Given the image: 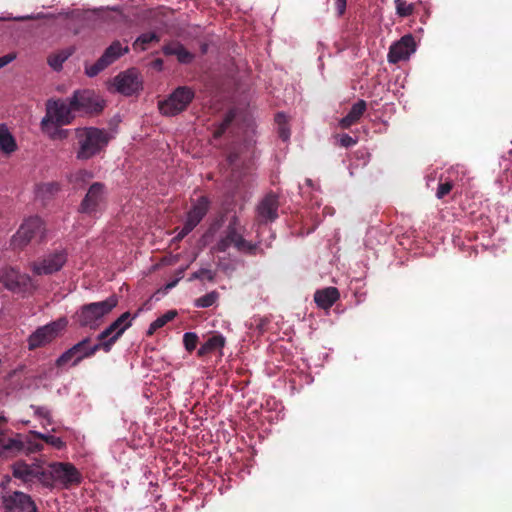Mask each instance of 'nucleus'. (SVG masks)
Returning a JSON list of instances; mask_svg holds the SVG:
<instances>
[{"label":"nucleus","mask_w":512,"mask_h":512,"mask_svg":"<svg viewBox=\"0 0 512 512\" xmlns=\"http://www.w3.org/2000/svg\"><path fill=\"white\" fill-rule=\"evenodd\" d=\"M118 305V298L112 295L103 301L82 305L73 315V320L80 328L98 329L112 310Z\"/></svg>","instance_id":"f257e3e1"},{"label":"nucleus","mask_w":512,"mask_h":512,"mask_svg":"<svg viewBox=\"0 0 512 512\" xmlns=\"http://www.w3.org/2000/svg\"><path fill=\"white\" fill-rule=\"evenodd\" d=\"M244 227L241 225L237 215H233L226 226L223 235L220 237L214 250L217 252H226L230 247H234L238 252L254 256L263 249L258 244L247 241L243 237Z\"/></svg>","instance_id":"f03ea898"},{"label":"nucleus","mask_w":512,"mask_h":512,"mask_svg":"<svg viewBox=\"0 0 512 512\" xmlns=\"http://www.w3.org/2000/svg\"><path fill=\"white\" fill-rule=\"evenodd\" d=\"M77 139L76 158L88 160L101 153L109 143V134L96 127H83L75 129Z\"/></svg>","instance_id":"7ed1b4c3"},{"label":"nucleus","mask_w":512,"mask_h":512,"mask_svg":"<svg viewBox=\"0 0 512 512\" xmlns=\"http://www.w3.org/2000/svg\"><path fill=\"white\" fill-rule=\"evenodd\" d=\"M76 117V111L72 107L71 98L49 99L46 102V114L40 122L41 129H46L48 124L64 126L71 124Z\"/></svg>","instance_id":"20e7f679"},{"label":"nucleus","mask_w":512,"mask_h":512,"mask_svg":"<svg viewBox=\"0 0 512 512\" xmlns=\"http://www.w3.org/2000/svg\"><path fill=\"white\" fill-rule=\"evenodd\" d=\"M45 238V227L39 217L26 219L11 239V246L14 249H23L32 240L42 242Z\"/></svg>","instance_id":"39448f33"},{"label":"nucleus","mask_w":512,"mask_h":512,"mask_svg":"<svg viewBox=\"0 0 512 512\" xmlns=\"http://www.w3.org/2000/svg\"><path fill=\"white\" fill-rule=\"evenodd\" d=\"M194 97L195 93L190 87H177L167 99L158 102L159 111L164 116H176L187 109Z\"/></svg>","instance_id":"423d86ee"},{"label":"nucleus","mask_w":512,"mask_h":512,"mask_svg":"<svg viewBox=\"0 0 512 512\" xmlns=\"http://www.w3.org/2000/svg\"><path fill=\"white\" fill-rule=\"evenodd\" d=\"M68 320L66 317H61L55 321H52L44 326L37 328L28 337V349L35 350L40 347H44L53 342L62 331L67 327Z\"/></svg>","instance_id":"0eeeda50"},{"label":"nucleus","mask_w":512,"mask_h":512,"mask_svg":"<svg viewBox=\"0 0 512 512\" xmlns=\"http://www.w3.org/2000/svg\"><path fill=\"white\" fill-rule=\"evenodd\" d=\"M106 187L101 182H94L88 189L86 195L81 201L78 211L90 217H95L100 213L106 203Z\"/></svg>","instance_id":"6e6552de"},{"label":"nucleus","mask_w":512,"mask_h":512,"mask_svg":"<svg viewBox=\"0 0 512 512\" xmlns=\"http://www.w3.org/2000/svg\"><path fill=\"white\" fill-rule=\"evenodd\" d=\"M70 98L76 113L93 115L104 109V101L93 90H76Z\"/></svg>","instance_id":"1a4fd4ad"},{"label":"nucleus","mask_w":512,"mask_h":512,"mask_svg":"<svg viewBox=\"0 0 512 512\" xmlns=\"http://www.w3.org/2000/svg\"><path fill=\"white\" fill-rule=\"evenodd\" d=\"M0 282L7 290L16 294L31 292L34 289L31 277L13 267L0 270Z\"/></svg>","instance_id":"9d476101"},{"label":"nucleus","mask_w":512,"mask_h":512,"mask_svg":"<svg viewBox=\"0 0 512 512\" xmlns=\"http://www.w3.org/2000/svg\"><path fill=\"white\" fill-rule=\"evenodd\" d=\"M138 312L131 317L129 312H124L116 320H114L107 328L98 334L97 340L104 341L111 351L113 345L120 339L124 332L131 327L132 320L137 317Z\"/></svg>","instance_id":"9b49d317"},{"label":"nucleus","mask_w":512,"mask_h":512,"mask_svg":"<svg viewBox=\"0 0 512 512\" xmlns=\"http://www.w3.org/2000/svg\"><path fill=\"white\" fill-rule=\"evenodd\" d=\"M210 208V200L206 196H200L187 212L186 220L177 238L183 239L203 220Z\"/></svg>","instance_id":"f8f14e48"},{"label":"nucleus","mask_w":512,"mask_h":512,"mask_svg":"<svg viewBox=\"0 0 512 512\" xmlns=\"http://www.w3.org/2000/svg\"><path fill=\"white\" fill-rule=\"evenodd\" d=\"M66 261V251L57 250L46 255L42 260L33 262L31 268L36 275H50L61 270Z\"/></svg>","instance_id":"ddd939ff"},{"label":"nucleus","mask_w":512,"mask_h":512,"mask_svg":"<svg viewBox=\"0 0 512 512\" xmlns=\"http://www.w3.org/2000/svg\"><path fill=\"white\" fill-rule=\"evenodd\" d=\"M114 85L116 90L125 96H131L142 89L139 73L134 68L119 73L114 78Z\"/></svg>","instance_id":"4468645a"},{"label":"nucleus","mask_w":512,"mask_h":512,"mask_svg":"<svg viewBox=\"0 0 512 512\" xmlns=\"http://www.w3.org/2000/svg\"><path fill=\"white\" fill-rule=\"evenodd\" d=\"M71 348L75 354L72 366H77L83 359L94 356L99 350H103L106 353L110 352L108 345L102 340H98L97 344L91 345L90 337L82 339Z\"/></svg>","instance_id":"2eb2a0df"},{"label":"nucleus","mask_w":512,"mask_h":512,"mask_svg":"<svg viewBox=\"0 0 512 512\" xmlns=\"http://www.w3.org/2000/svg\"><path fill=\"white\" fill-rule=\"evenodd\" d=\"M5 508L10 511L37 512V506L32 498L20 491H14L3 497Z\"/></svg>","instance_id":"dca6fc26"},{"label":"nucleus","mask_w":512,"mask_h":512,"mask_svg":"<svg viewBox=\"0 0 512 512\" xmlns=\"http://www.w3.org/2000/svg\"><path fill=\"white\" fill-rule=\"evenodd\" d=\"M415 51V41L412 35L403 36L398 42L394 43L388 53L390 63H398L401 60L408 59Z\"/></svg>","instance_id":"f3484780"},{"label":"nucleus","mask_w":512,"mask_h":512,"mask_svg":"<svg viewBox=\"0 0 512 512\" xmlns=\"http://www.w3.org/2000/svg\"><path fill=\"white\" fill-rule=\"evenodd\" d=\"M12 474L22 482L30 483L35 480H40L42 476H44V471L39 465H29L19 460L12 465Z\"/></svg>","instance_id":"a211bd4d"},{"label":"nucleus","mask_w":512,"mask_h":512,"mask_svg":"<svg viewBox=\"0 0 512 512\" xmlns=\"http://www.w3.org/2000/svg\"><path fill=\"white\" fill-rule=\"evenodd\" d=\"M53 477L67 485L78 484L81 476L74 465L70 463H54L51 465Z\"/></svg>","instance_id":"6ab92c4d"},{"label":"nucleus","mask_w":512,"mask_h":512,"mask_svg":"<svg viewBox=\"0 0 512 512\" xmlns=\"http://www.w3.org/2000/svg\"><path fill=\"white\" fill-rule=\"evenodd\" d=\"M279 201L275 194L266 195L257 207L261 223L273 222L278 218Z\"/></svg>","instance_id":"aec40b11"},{"label":"nucleus","mask_w":512,"mask_h":512,"mask_svg":"<svg viewBox=\"0 0 512 512\" xmlns=\"http://www.w3.org/2000/svg\"><path fill=\"white\" fill-rule=\"evenodd\" d=\"M339 298V290L332 286L317 290L314 294L315 303L324 310L330 309Z\"/></svg>","instance_id":"412c9836"},{"label":"nucleus","mask_w":512,"mask_h":512,"mask_svg":"<svg viewBox=\"0 0 512 512\" xmlns=\"http://www.w3.org/2000/svg\"><path fill=\"white\" fill-rule=\"evenodd\" d=\"M24 449L22 441L8 438H4V433L0 429V460H7L15 457L19 452Z\"/></svg>","instance_id":"4be33fe9"},{"label":"nucleus","mask_w":512,"mask_h":512,"mask_svg":"<svg viewBox=\"0 0 512 512\" xmlns=\"http://www.w3.org/2000/svg\"><path fill=\"white\" fill-rule=\"evenodd\" d=\"M366 109V102L362 99L358 100L355 104L352 105L348 114L340 120V127L342 129H348L352 125L356 124L361 119Z\"/></svg>","instance_id":"5701e85b"},{"label":"nucleus","mask_w":512,"mask_h":512,"mask_svg":"<svg viewBox=\"0 0 512 512\" xmlns=\"http://www.w3.org/2000/svg\"><path fill=\"white\" fill-rule=\"evenodd\" d=\"M225 346V338L221 334L212 335L198 349L197 356L202 358Z\"/></svg>","instance_id":"b1692460"},{"label":"nucleus","mask_w":512,"mask_h":512,"mask_svg":"<svg viewBox=\"0 0 512 512\" xmlns=\"http://www.w3.org/2000/svg\"><path fill=\"white\" fill-rule=\"evenodd\" d=\"M129 52V47L123 46L122 43L118 40L113 41L102 54V58L106 61V64L111 65L117 59H119L122 55Z\"/></svg>","instance_id":"393cba45"},{"label":"nucleus","mask_w":512,"mask_h":512,"mask_svg":"<svg viewBox=\"0 0 512 512\" xmlns=\"http://www.w3.org/2000/svg\"><path fill=\"white\" fill-rule=\"evenodd\" d=\"M16 149L17 144L15 138L4 124L0 125V150L9 155L15 152Z\"/></svg>","instance_id":"a878e982"},{"label":"nucleus","mask_w":512,"mask_h":512,"mask_svg":"<svg viewBox=\"0 0 512 512\" xmlns=\"http://www.w3.org/2000/svg\"><path fill=\"white\" fill-rule=\"evenodd\" d=\"M71 49L61 50L58 53L51 54L47 62L51 68L55 71H60L63 67V63L72 55Z\"/></svg>","instance_id":"bb28decb"},{"label":"nucleus","mask_w":512,"mask_h":512,"mask_svg":"<svg viewBox=\"0 0 512 512\" xmlns=\"http://www.w3.org/2000/svg\"><path fill=\"white\" fill-rule=\"evenodd\" d=\"M160 37L155 32L143 33L133 43L135 50L145 51L152 42H159Z\"/></svg>","instance_id":"cd10ccee"},{"label":"nucleus","mask_w":512,"mask_h":512,"mask_svg":"<svg viewBox=\"0 0 512 512\" xmlns=\"http://www.w3.org/2000/svg\"><path fill=\"white\" fill-rule=\"evenodd\" d=\"M275 122L278 126V135L283 141H287L290 138L291 132L288 127L287 117L284 113H277L275 116Z\"/></svg>","instance_id":"c85d7f7f"},{"label":"nucleus","mask_w":512,"mask_h":512,"mask_svg":"<svg viewBox=\"0 0 512 512\" xmlns=\"http://www.w3.org/2000/svg\"><path fill=\"white\" fill-rule=\"evenodd\" d=\"M61 126H54L48 124L46 129H41L43 133L47 134L51 140H63L69 135V130L60 128Z\"/></svg>","instance_id":"c756f323"},{"label":"nucleus","mask_w":512,"mask_h":512,"mask_svg":"<svg viewBox=\"0 0 512 512\" xmlns=\"http://www.w3.org/2000/svg\"><path fill=\"white\" fill-rule=\"evenodd\" d=\"M60 190L57 182L42 183L37 186V194L42 198H49Z\"/></svg>","instance_id":"7c9ffc66"},{"label":"nucleus","mask_w":512,"mask_h":512,"mask_svg":"<svg viewBox=\"0 0 512 512\" xmlns=\"http://www.w3.org/2000/svg\"><path fill=\"white\" fill-rule=\"evenodd\" d=\"M219 298V294L216 291H211L194 301V306L197 308H208L216 303Z\"/></svg>","instance_id":"2f4dec72"},{"label":"nucleus","mask_w":512,"mask_h":512,"mask_svg":"<svg viewBox=\"0 0 512 512\" xmlns=\"http://www.w3.org/2000/svg\"><path fill=\"white\" fill-rule=\"evenodd\" d=\"M235 118V114L232 111H229L220 125L215 129L213 135L215 138H220L227 130V128L231 125Z\"/></svg>","instance_id":"473e14b6"},{"label":"nucleus","mask_w":512,"mask_h":512,"mask_svg":"<svg viewBox=\"0 0 512 512\" xmlns=\"http://www.w3.org/2000/svg\"><path fill=\"white\" fill-rule=\"evenodd\" d=\"M108 66L109 65L106 64V61L102 57H100L94 64L85 67V73L89 77H94Z\"/></svg>","instance_id":"72a5a7b5"},{"label":"nucleus","mask_w":512,"mask_h":512,"mask_svg":"<svg viewBox=\"0 0 512 512\" xmlns=\"http://www.w3.org/2000/svg\"><path fill=\"white\" fill-rule=\"evenodd\" d=\"M396 3V13L400 17H408L414 12V5L409 4L406 1L395 0Z\"/></svg>","instance_id":"f704fd0d"},{"label":"nucleus","mask_w":512,"mask_h":512,"mask_svg":"<svg viewBox=\"0 0 512 512\" xmlns=\"http://www.w3.org/2000/svg\"><path fill=\"white\" fill-rule=\"evenodd\" d=\"M207 279L210 282H213L215 279V272L207 268H201L198 271L191 274L189 277V281L193 280H204Z\"/></svg>","instance_id":"c9c22d12"},{"label":"nucleus","mask_w":512,"mask_h":512,"mask_svg":"<svg viewBox=\"0 0 512 512\" xmlns=\"http://www.w3.org/2000/svg\"><path fill=\"white\" fill-rule=\"evenodd\" d=\"M101 9H93V10H80V9H74L66 13V18L71 20H77V21H84L87 19L88 13H97Z\"/></svg>","instance_id":"e433bc0d"},{"label":"nucleus","mask_w":512,"mask_h":512,"mask_svg":"<svg viewBox=\"0 0 512 512\" xmlns=\"http://www.w3.org/2000/svg\"><path fill=\"white\" fill-rule=\"evenodd\" d=\"M198 340H199V337L194 332H186L183 335V344H184L185 349L188 352H192L195 350V348L197 347V344H198Z\"/></svg>","instance_id":"4c0bfd02"},{"label":"nucleus","mask_w":512,"mask_h":512,"mask_svg":"<svg viewBox=\"0 0 512 512\" xmlns=\"http://www.w3.org/2000/svg\"><path fill=\"white\" fill-rule=\"evenodd\" d=\"M35 437L45 441L46 443L58 448V449H61L62 447H64V442L62 441L61 438L59 437H55V436H52V435H45V434H41L39 432H33L32 433Z\"/></svg>","instance_id":"58836bf2"},{"label":"nucleus","mask_w":512,"mask_h":512,"mask_svg":"<svg viewBox=\"0 0 512 512\" xmlns=\"http://www.w3.org/2000/svg\"><path fill=\"white\" fill-rule=\"evenodd\" d=\"M452 181L440 182L436 191V197L438 199H443L446 195H448L453 189Z\"/></svg>","instance_id":"ea45409f"},{"label":"nucleus","mask_w":512,"mask_h":512,"mask_svg":"<svg viewBox=\"0 0 512 512\" xmlns=\"http://www.w3.org/2000/svg\"><path fill=\"white\" fill-rule=\"evenodd\" d=\"M180 63L188 64L190 63L194 56L191 52H189L183 45L178 48L177 54L175 55Z\"/></svg>","instance_id":"a19ab883"},{"label":"nucleus","mask_w":512,"mask_h":512,"mask_svg":"<svg viewBox=\"0 0 512 512\" xmlns=\"http://www.w3.org/2000/svg\"><path fill=\"white\" fill-rule=\"evenodd\" d=\"M177 316V312L175 310H169L162 316L158 317L154 322L157 324L159 328L165 326L168 322L173 320Z\"/></svg>","instance_id":"79ce46f5"},{"label":"nucleus","mask_w":512,"mask_h":512,"mask_svg":"<svg viewBox=\"0 0 512 512\" xmlns=\"http://www.w3.org/2000/svg\"><path fill=\"white\" fill-rule=\"evenodd\" d=\"M74 359H75V354H74L72 348H69L68 350H66L63 354H61L58 357L55 364L57 367H62L65 364H67L68 362H70L71 360L74 361Z\"/></svg>","instance_id":"37998d69"},{"label":"nucleus","mask_w":512,"mask_h":512,"mask_svg":"<svg viewBox=\"0 0 512 512\" xmlns=\"http://www.w3.org/2000/svg\"><path fill=\"white\" fill-rule=\"evenodd\" d=\"M182 44L178 43V42H172V43H168L166 44L164 47H163V53L166 55V56H169V55H176L177 54V51H178V48L181 47Z\"/></svg>","instance_id":"c03bdc74"},{"label":"nucleus","mask_w":512,"mask_h":512,"mask_svg":"<svg viewBox=\"0 0 512 512\" xmlns=\"http://www.w3.org/2000/svg\"><path fill=\"white\" fill-rule=\"evenodd\" d=\"M34 19V16L32 15H26V16H11V15H7V16H1L0 17V22H4V21H17V22H23V21H28V20H33Z\"/></svg>","instance_id":"a18cd8bd"},{"label":"nucleus","mask_w":512,"mask_h":512,"mask_svg":"<svg viewBox=\"0 0 512 512\" xmlns=\"http://www.w3.org/2000/svg\"><path fill=\"white\" fill-rule=\"evenodd\" d=\"M357 143V140L352 138L348 134H343L340 137V145L345 148H349L354 146Z\"/></svg>","instance_id":"49530a36"},{"label":"nucleus","mask_w":512,"mask_h":512,"mask_svg":"<svg viewBox=\"0 0 512 512\" xmlns=\"http://www.w3.org/2000/svg\"><path fill=\"white\" fill-rule=\"evenodd\" d=\"M15 59H16V54L15 53H9V54H6V55L0 57V68L8 65L9 63H11Z\"/></svg>","instance_id":"de8ad7c7"},{"label":"nucleus","mask_w":512,"mask_h":512,"mask_svg":"<svg viewBox=\"0 0 512 512\" xmlns=\"http://www.w3.org/2000/svg\"><path fill=\"white\" fill-rule=\"evenodd\" d=\"M346 6V0H335V7L339 16H342L345 13Z\"/></svg>","instance_id":"09e8293b"},{"label":"nucleus","mask_w":512,"mask_h":512,"mask_svg":"<svg viewBox=\"0 0 512 512\" xmlns=\"http://www.w3.org/2000/svg\"><path fill=\"white\" fill-rule=\"evenodd\" d=\"M222 224V218L218 219V220H215L209 227V229L207 230L205 236L207 235H213L221 226Z\"/></svg>","instance_id":"8fccbe9b"},{"label":"nucleus","mask_w":512,"mask_h":512,"mask_svg":"<svg viewBox=\"0 0 512 512\" xmlns=\"http://www.w3.org/2000/svg\"><path fill=\"white\" fill-rule=\"evenodd\" d=\"M35 413L44 418V419H47L48 422L50 423V413L49 411L45 408V407H36L35 409Z\"/></svg>","instance_id":"3c124183"},{"label":"nucleus","mask_w":512,"mask_h":512,"mask_svg":"<svg viewBox=\"0 0 512 512\" xmlns=\"http://www.w3.org/2000/svg\"><path fill=\"white\" fill-rule=\"evenodd\" d=\"M43 449V445L41 443H30L28 447L29 452H37Z\"/></svg>","instance_id":"603ef678"},{"label":"nucleus","mask_w":512,"mask_h":512,"mask_svg":"<svg viewBox=\"0 0 512 512\" xmlns=\"http://www.w3.org/2000/svg\"><path fill=\"white\" fill-rule=\"evenodd\" d=\"M238 160V154L235 152H230L227 156V161L230 165H235Z\"/></svg>","instance_id":"864d4df0"},{"label":"nucleus","mask_w":512,"mask_h":512,"mask_svg":"<svg viewBox=\"0 0 512 512\" xmlns=\"http://www.w3.org/2000/svg\"><path fill=\"white\" fill-rule=\"evenodd\" d=\"M158 329H160L157 324L153 321L148 330H147V336H152Z\"/></svg>","instance_id":"5fc2aeb1"},{"label":"nucleus","mask_w":512,"mask_h":512,"mask_svg":"<svg viewBox=\"0 0 512 512\" xmlns=\"http://www.w3.org/2000/svg\"><path fill=\"white\" fill-rule=\"evenodd\" d=\"M79 174H80V175H82L83 177H84V176L91 177V174H90L88 171H85V170L80 171V173H79Z\"/></svg>","instance_id":"6e6d98bb"},{"label":"nucleus","mask_w":512,"mask_h":512,"mask_svg":"<svg viewBox=\"0 0 512 512\" xmlns=\"http://www.w3.org/2000/svg\"><path fill=\"white\" fill-rule=\"evenodd\" d=\"M6 422V418L4 416H0V423Z\"/></svg>","instance_id":"4d7b16f0"},{"label":"nucleus","mask_w":512,"mask_h":512,"mask_svg":"<svg viewBox=\"0 0 512 512\" xmlns=\"http://www.w3.org/2000/svg\"><path fill=\"white\" fill-rule=\"evenodd\" d=\"M176 282H177V281H174V282H172V283L168 284V287L170 288V287L175 286Z\"/></svg>","instance_id":"13d9d810"},{"label":"nucleus","mask_w":512,"mask_h":512,"mask_svg":"<svg viewBox=\"0 0 512 512\" xmlns=\"http://www.w3.org/2000/svg\"><path fill=\"white\" fill-rule=\"evenodd\" d=\"M6 512H12V511H10V510H7Z\"/></svg>","instance_id":"bf43d9fd"}]
</instances>
